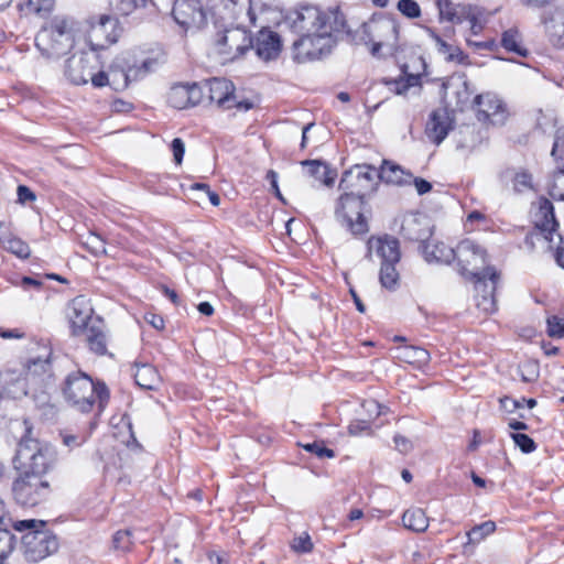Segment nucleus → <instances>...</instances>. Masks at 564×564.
<instances>
[{"mask_svg": "<svg viewBox=\"0 0 564 564\" xmlns=\"http://www.w3.org/2000/svg\"><path fill=\"white\" fill-rule=\"evenodd\" d=\"M399 262H387L380 264L379 280L383 288L394 290L399 284L400 274L397 270Z\"/></svg>", "mask_w": 564, "mask_h": 564, "instance_id": "nucleus-34", "label": "nucleus"}, {"mask_svg": "<svg viewBox=\"0 0 564 564\" xmlns=\"http://www.w3.org/2000/svg\"><path fill=\"white\" fill-rule=\"evenodd\" d=\"M23 554L28 562L36 563L58 549L57 540L47 531H30L23 535Z\"/></svg>", "mask_w": 564, "mask_h": 564, "instance_id": "nucleus-14", "label": "nucleus"}, {"mask_svg": "<svg viewBox=\"0 0 564 564\" xmlns=\"http://www.w3.org/2000/svg\"><path fill=\"white\" fill-rule=\"evenodd\" d=\"M172 15L185 34L199 31L207 24V12L199 0H175Z\"/></svg>", "mask_w": 564, "mask_h": 564, "instance_id": "nucleus-11", "label": "nucleus"}, {"mask_svg": "<svg viewBox=\"0 0 564 564\" xmlns=\"http://www.w3.org/2000/svg\"><path fill=\"white\" fill-rule=\"evenodd\" d=\"M394 444H395L397 449L401 453H408L411 449V443L404 436L395 435Z\"/></svg>", "mask_w": 564, "mask_h": 564, "instance_id": "nucleus-60", "label": "nucleus"}, {"mask_svg": "<svg viewBox=\"0 0 564 564\" xmlns=\"http://www.w3.org/2000/svg\"><path fill=\"white\" fill-rule=\"evenodd\" d=\"M558 223L555 218L554 206L547 198L539 200V208L535 213L534 230L527 236V241L532 238L542 237L554 248L555 245L563 242L562 236L557 232Z\"/></svg>", "mask_w": 564, "mask_h": 564, "instance_id": "nucleus-9", "label": "nucleus"}, {"mask_svg": "<svg viewBox=\"0 0 564 564\" xmlns=\"http://www.w3.org/2000/svg\"><path fill=\"white\" fill-rule=\"evenodd\" d=\"M542 23L545 29L550 43L557 47H564V6L555 7L545 12L542 17Z\"/></svg>", "mask_w": 564, "mask_h": 564, "instance_id": "nucleus-23", "label": "nucleus"}, {"mask_svg": "<svg viewBox=\"0 0 564 564\" xmlns=\"http://www.w3.org/2000/svg\"><path fill=\"white\" fill-rule=\"evenodd\" d=\"M499 181L503 186L511 184L513 192L517 194L533 188L532 175L525 170L507 167L499 173Z\"/></svg>", "mask_w": 564, "mask_h": 564, "instance_id": "nucleus-25", "label": "nucleus"}, {"mask_svg": "<svg viewBox=\"0 0 564 564\" xmlns=\"http://www.w3.org/2000/svg\"><path fill=\"white\" fill-rule=\"evenodd\" d=\"M281 47L279 34L267 29L258 32L252 46L257 56L264 62L275 59L281 52Z\"/></svg>", "mask_w": 564, "mask_h": 564, "instance_id": "nucleus-24", "label": "nucleus"}, {"mask_svg": "<svg viewBox=\"0 0 564 564\" xmlns=\"http://www.w3.org/2000/svg\"><path fill=\"white\" fill-rule=\"evenodd\" d=\"M370 430V423L366 420H356L350 422L348 425V432L350 435L358 436L364 432H368Z\"/></svg>", "mask_w": 564, "mask_h": 564, "instance_id": "nucleus-56", "label": "nucleus"}, {"mask_svg": "<svg viewBox=\"0 0 564 564\" xmlns=\"http://www.w3.org/2000/svg\"><path fill=\"white\" fill-rule=\"evenodd\" d=\"M63 394L72 406L84 413L89 412L96 401H98L99 409L102 410L109 399L106 384L95 383L89 376L80 371L66 377Z\"/></svg>", "mask_w": 564, "mask_h": 564, "instance_id": "nucleus-4", "label": "nucleus"}, {"mask_svg": "<svg viewBox=\"0 0 564 564\" xmlns=\"http://www.w3.org/2000/svg\"><path fill=\"white\" fill-rule=\"evenodd\" d=\"M18 202L20 204H28L36 199V195L30 187L25 185H19L17 188Z\"/></svg>", "mask_w": 564, "mask_h": 564, "instance_id": "nucleus-55", "label": "nucleus"}, {"mask_svg": "<svg viewBox=\"0 0 564 564\" xmlns=\"http://www.w3.org/2000/svg\"><path fill=\"white\" fill-rule=\"evenodd\" d=\"M551 155L554 158L555 161L563 160V155H564V127L563 126L555 128Z\"/></svg>", "mask_w": 564, "mask_h": 564, "instance_id": "nucleus-44", "label": "nucleus"}, {"mask_svg": "<svg viewBox=\"0 0 564 564\" xmlns=\"http://www.w3.org/2000/svg\"><path fill=\"white\" fill-rule=\"evenodd\" d=\"M61 436L63 444L69 449L82 446L88 440V434H69L65 432L62 433Z\"/></svg>", "mask_w": 564, "mask_h": 564, "instance_id": "nucleus-52", "label": "nucleus"}, {"mask_svg": "<svg viewBox=\"0 0 564 564\" xmlns=\"http://www.w3.org/2000/svg\"><path fill=\"white\" fill-rule=\"evenodd\" d=\"M431 37L435 41L437 51L445 55V58L451 62L463 63L466 56L462 50L457 46H453L446 43L438 34L433 30H429Z\"/></svg>", "mask_w": 564, "mask_h": 564, "instance_id": "nucleus-33", "label": "nucleus"}, {"mask_svg": "<svg viewBox=\"0 0 564 564\" xmlns=\"http://www.w3.org/2000/svg\"><path fill=\"white\" fill-rule=\"evenodd\" d=\"M4 248L20 259H28L31 254L29 245L18 237L8 238Z\"/></svg>", "mask_w": 564, "mask_h": 564, "instance_id": "nucleus-39", "label": "nucleus"}, {"mask_svg": "<svg viewBox=\"0 0 564 564\" xmlns=\"http://www.w3.org/2000/svg\"><path fill=\"white\" fill-rule=\"evenodd\" d=\"M93 307L85 296L75 297L68 307V319L74 335H79L89 328Z\"/></svg>", "mask_w": 564, "mask_h": 564, "instance_id": "nucleus-22", "label": "nucleus"}, {"mask_svg": "<svg viewBox=\"0 0 564 564\" xmlns=\"http://www.w3.org/2000/svg\"><path fill=\"white\" fill-rule=\"evenodd\" d=\"M171 150L173 152L174 161L176 164H181L185 153V144L182 139L175 138L171 143Z\"/></svg>", "mask_w": 564, "mask_h": 564, "instance_id": "nucleus-57", "label": "nucleus"}, {"mask_svg": "<svg viewBox=\"0 0 564 564\" xmlns=\"http://www.w3.org/2000/svg\"><path fill=\"white\" fill-rule=\"evenodd\" d=\"M367 258L376 256L381 263L400 262L401 251L399 240L392 236H371L367 241Z\"/></svg>", "mask_w": 564, "mask_h": 564, "instance_id": "nucleus-17", "label": "nucleus"}, {"mask_svg": "<svg viewBox=\"0 0 564 564\" xmlns=\"http://www.w3.org/2000/svg\"><path fill=\"white\" fill-rule=\"evenodd\" d=\"M55 4V0H24L19 4L25 14H48Z\"/></svg>", "mask_w": 564, "mask_h": 564, "instance_id": "nucleus-36", "label": "nucleus"}, {"mask_svg": "<svg viewBox=\"0 0 564 564\" xmlns=\"http://www.w3.org/2000/svg\"><path fill=\"white\" fill-rule=\"evenodd\" d=\"M86 332V340L89 346V349L97 355H106L107 354V337L106 334L97 326L91 325L87 328Z\"/></svg>", "mask_w": 564, "mask_h": 564, "instance_id": "nucleus-32", "label": "nucleus"}, {"mask_svg": "<svg viewBox=\"0 0 564 564\" xmlns=\"http://www.w3.org/2000/svg\"><path fill=\"white\" fill-rule=\"evenodd\" d=\"M144 319L155 329L164 328V319L161 315L154 313H147Z\"/></svg>", "mask_w": 564, "mask_h": 564, "instance_id": "nucleus-59", "label": "nucleus"}, {"mask_svg": "<svg viewBox=\"0 0 564 564\" xmlns=\"http://www.w3.org/2000/svg\"><path fill=\"white\" fill-rule=\"evenodd\" d=\"M285 23L300 39L293 43L294 59L299 63L321 58L335 45V36L346 26L344 14L335 10L301 6L288 13Z\"/></svg>", "mask_w": 564, "mask_h": 564, "instance_id": "nucleus-1", "label": "nucleus"}, {"mask_svg": "<svg viewBox=\"0 0 564 564\" xmlns=\"http://www.w3.org/2000/svg\"><path fill=\"white\" fill-rule=\"evenodd\" d=\"M383 83L389 87L391 91L397 95L405 93L409 88L408 82H405L402 77L398 79H383Z\"/></svg>", "mask_w": 564, "mask_h": 564, "instance_id": "nucleus-53", "label": "nucleus"}, {"mask_svg": "<svg viewBox=\"0 0 564 564\" xmlns=\"http://www.w3.org/2000/svg\"><path fill=\"white\" fill-rule=\"evenodd\" d=\"M121 32L122 29L116 18L102 15L97 23L91 25L88 32L87 42L90 51L98 54V51L116 43Z\"/></svg>", "mask_w": 564, "mask_h": 564, "instance_id": "nucleus-15", "label": "nucleus"}, {"mask_svg": "<svg viewBox=\"0 0 564 564\" xmlns=\"http://www.w3.org/2000/svg\"><path fill=\"white\" fill-rule=\"evenodd\" d=\"M307 167V174L326 186H332L337 176L336 171L332 170L325 162L319 160H306L301 163Z\"/></svg>", "mask_w": 564, "mask_h": 564, "instance_id": "nucleus-29", "label": "nucleus"}, {"mask_svg": "<svg viewBox=\"0 0 564 564\" xmlns=\"http://www.w3.org/2000/svg\"><path fill=\"white\" fill-rule=\"evenodd\" d=\"M501 45L509 52L517 53L520 56H527V48L521 46V36L517 29H509L502 33Z\"/></svg>", "mask_w": 564, "mask_h": 564, "instance_id": "nucleus-35", "label": "nucleus"}, {"mask_svg": "<svg viewBox=\"0 0 564 564\" xmlns=\"http://www.w3.org/2000/svg\"><path fill=\"white\" fill-rule=\"evenodd\" d=\"M202 90L208 95L210 102H215L225 110L238 108L239 110L247 111L252 107V104L249 101H237L235 86L227 78H210L206 80Z\"/></svg>", "mask_w": 564, "mask_h": 564, "instance_id": "nucleus-13", "label": "nucleus"}, {"mask_svg": "<svg viewBox=\"0 0 564 564\" xmlns=\"http://www.w3.org/2000/svg\"><path fill=\"white\" fill-rule=\"evenodd\" d=\"M475 105L478 107L479 120H488L491 123L503 122L506 107L498 96L490 93L478 95L475 97Z\"/></svg>", "mask_w": 564, "mask_h": 564, "instance_id": "nucleus-19", "label": "nucleus"}, {"mask_svg": "<svg viewBox=\"0 0 564 564\" xmlns=\"http://www.w3.org/2000/svg\"><path fill=\"white\" fill-rule=\"evenodd\" d=\"M100 64L99 55L91 51L75 53L66 61L65 76L74 85L87 84L88 77Z\"/></svg>", "mask_w": 564, "mask_h": 564, "instance_id": "nucleus-16", "label": "nucleus"}, {"mask_svg": "<svg viewBox=\"0 0 564 564\" xmlns=\"http://www.w3.org/2000/svg\"><path fill=\"white\" fill-rule=\"evenodd\" d=\"M364 408L368 412H375L377 416L381 414V405L377 401H367L364 403Z\"/></svg>", "mask_w": 564, "mask_h": 564, "instance_id": "nucleus-62", "label": "nucleus"}, {"mask_svg": "<svg viewBox=\"0 0 564 564\" xmlns=\"http://www.w3.org/2000/svg\"><path fill=\"white\" fill-rule=\"evenodd\" d=\"M155 61L144 59L141 65H130L124 58L118 57L113 61L109 69L111 87L116 91L126 89L131 82L143 78L152 72Z\"/></svg>", "mask_w": 564, "mask_h": 564, "instance_id": "nucleus-12", "label": "nucleus"}, {"mask_svg": "<svg viewBox=\"0 0 564 564\" xmlns=\"http://www.w3.org/2000/svg\"><path fill=\"white\" fill-rule=\"evenodd\" d=\"M134 381L141 389L155 390L159 387L161 378L153 366L149 364H134Z\"/></svg>", "mask_w": 564, "mask_h": 564, "instance_id": "nucleus-27", "label": "nucleus"}, {"mask_svg": "<svg viewBox=\"0 0 564 564\" xmlns=\"http://www.w3.org/2000/svg\"><path fill=\"white\" fill-rule=\"evenodd\" d=\"M291 549L296 553H310L313 550L310 534L304 532L295 536L291 542Z\"/></svg>", "mask_w": 564, "mask_h": 564, "instance_id": "nucleus-48", "label": "nucleus"}, {"mask_svg": "<svg viewBox=\"0 0 564 564\" xmlns=\"http://www.w3.org/2000/svg\"><path fill=\"white\" fill-rule=\"evenodd\" d=\"M416 223V218H412L405 221V225L402 226V230L411 240L422 241V251L424 259L427 262H436L451 264L456 259L455 248H451L444 242L427 239L430 236V230H423L417 235H412L410 232V226Z\"/></svg>", "mask_w": 564, "mask_h": 564, "instance_id": "nucleus-10", "label": "nucleus"}, {"mask_svg": "<svg viewBox=\"0 0 564 564\" xmlns=\"http://www.w3.org/2000/svg\"><path fill=\"white\" fill-rule=\"evenodd\" d=\"M441 20L462 23L465 14H471V4H453L449 0H435Z\"/></svg>", "mask_w": 564, "mask_h": 564, "instance_id": "nucleus-28", "label": "nucleus"}, {"mask_svg": "<svg viewBox=\"0 0 564 564\" xmlns=\"http://www.w3.org/2000/svg\"><path fill=\"white\" fill-rule=\"evenodd\" d=\"M111 4L122 15H129L134 10L145 7L147 0H111Z\"/></svg>", "mask_w": 564, "mask_h": 564, "instance_id": "nucleus-43", "label": "nucleus"}, {"mask_svg": "<svg viewBox=\"0 0 564 564\" xmlns=\"http://www.w3.org/2000/svg\"><path fill=\"white\" fill-rule=\"evenodd\" d=\"M454 127V120L446 108L433 110L425 124V134L435 145H440Z\"/></svg>", "mask_w": 564, "mask_h": 564, "instance_id": "nucleus-18", "label": "nucleus"}, {"mask_svg": "<svg viewBox=\"0 0 564 564\" xmlns=\"http://www.w3.org/2000/svg\"><path fill=\"white\" fill-rule=\"evenodd\" d=\"M15 543L14 535L6 529H0V564L13 551Z\"/></svg>", "mask_w": 564, "mask_h": 564, "instance_id": "nucleus-42", "label": "nucleus"}, {"mask_svg": "<svg viewBox=\"0 0 564 564\" xmlns=\"http://www.w3.org/2000/svg\"><path fill=\"white\" fill-rule=\"evenodd\" d=\"M399 358L417 368L426 366L430 361V352L417 346H403L399 348Z\"/></svg>", "mask_w": 564, "mask_h": 564, "instance_id": "nucleus-30", "label": "nucleus"}, {"mask_svg": "<svg viewBox=\"0 0 564 564\" xmlns=\"http://www.w3.org/2000/svg\"><path fill=\"white\" fill-rule=\"evenodd\" d=\"M28 378L19 370L6 369L0 372V400L18 399L28 393Z\"/></svg>", "mask_w": 564, "mask_h": 564, "instance_id": "nucleus-20", "label": "nucleus"}, {"mask_svg": "<svg viewBox=\"0 0 564 564\" xmlns=\"http://www.w3.org/2000/svg\"><path fill=\"white\" fill-rule=\"evenodd\" d=\"M358 35L365 44H371V55L378 57L380 48L388 41L397 37V25L394 21L388 18L373 17L361 24Z\"/></svg>", "mask_w": 564, "mask_h": 564, "instance_id": "nucleus-8", "label": "nucleus"}, {"mask_svg": "<svg viewBox=\"0 0 564 564\" xmlns=\"http://www.w3.org/2000/svg\"><path fill=\"white\" fill-rule=\"evenodd\" d=\"M372 169L369 165H356L354 169L346 171L340 180L339 187L341 189H350L356 184L354 180L357 181V186L367 187L372 181Z\"/></svg>", "mask_w": 564, "mask_h": 564, "instance_id": "nucleus-26", "label": "nucleus"}, {"mask_svg": "<svg viewBox=\"0 0 564 564\" xmlns=\"http://www.w3.org/2000/svg\"><path fill=\"white\" fill-rule=\"evenodd\" d=\"M50 352L43 357L32 358L26 364V373L25 376H41L48 371L50 369Z\"/></svg>", "mask_w": 564, "mask_h": 564, "instance_id": "nucleus-41", "label": "nucleus"}, {"mask_svg": "<svg viewBox=\"0 0 564 564\" xmlns=\"http://www.w3.org/2000/svg\"><path fill=\"white\" fill-rule=\"evenodd\" d=\"M72 29L65 19L55 18L43 26L35 36V45L42 56L58 58L73 47Z\"/></svg>", "mask_w": 564, "mask_h": 564, "instance_id": "nucleus-5", "label": "nucleus"}, {"mask_svg": "<svg viewBox=\"0 0 564 564\" xmlns=\"http://www.w3.org/2000/svg\"><path fill=\"white\" fill-rule=\"evenodd\" d=\"M253 46L250 33L240 26L225 28L217 34L213 44V55L221 64L234 62Z\"/></svg>", "mask_w": 564, "mask_h": 564, "instance_id": "nucleus-6", "label": "nucleus"}, {"mask_svg": "<svg viewBox=\"0 0 564 564\" xmlns=\"http://www.w3.org/2000/svg\"><path fill=\"white\" fill-rule=\"evenodd\" d=\"M398 9L402 14L411 19L421 15L420 6L414 0H399Z\"/></svg>", "mask_w": 564, "mask_h": 564, "instance_id": "nucleus-49", "label": "nucleus"}, {"mask_svg": "<svg viewBox=\"0 0 564 564\" xmlns=\"http://www.w3.org/2000/svg\"><path fill=\"white\" fill-rule=\"evenodd\" d=\"M364 209L365 200L362 195L345 193L338 198L335 216L351 235L362 236L369 231Z\"/></svg>", "mask_w": 564, "mask_h": 564, "instance_id": "nucleus-7", "label": "nucleus"}, {"mask_svg": "<svg viewBox=\"0 0 564 564\" xmlns=\"http://www.w3.org/2000/svg\"><path fill=\"white\" fill-rule=\"evenodd\" d=\"M556 252H555V260L556 263L564 269V247H560V245H555Z\"/></svg>", "mask_w": 564, "mask_h": 564, "instance_id": "nucleus-64", "label": "nucleus"}, {"mask_svg": "<svg viewBox=\"0 0 564 564\" xmlns=\"http://www.w3.org/2000/svg\"><path fill=\"white\" fill-rule=\"evenodd\" d=\"M112 545L116 550L126 552L130 550L132 545L131 531L119 530L113 534Z\"/></svg>", "mask_w": 564, "mask_h": 564, "instance_id": "nucleus-45", "label": "nucleus"}, {"mask_svg": "<svg viewBox=\"0 0 564 564\" xmlns=\"http://www.w3.org/2000/svg\"><path fill=\"white\" fill-rule=\"evenodd\" d=\"M500 409L507 413H512L517 409H519V400H514L509 397H503L499 399Z\"/></svg>", "mask_w": 564, "mask_h": 564, "instance_id": "nucleus-58", "label": "nucleus"}, {"mask_svg": "<svg viewBox=\"0 0 564 564\" xmlns=\"http://www.w3.org/2000/svg\"><path fill=\"white\" fill-rule=\"evenodd\" d=\"M403 525L413 532H424L429 528V519L420 508L406 510L402 516Z\"/></svg>", "mask_w": 564, "mask_h": 564, "instance_id": "nucleus-31", "label": "nucleus"}, {"mask_svg": "<svg viewBox=\"0 0 564 564\" xmlns=\"http://www.w3.org/2000/svg\"><path fill=\"white\" fill-rule=\"evenodd\" d=\"M380 177L387 183L401 185L406 182L404 171L397 164L384 162L380 170Z\"/></svg>", "mask_w": 564, "mask_h": 564, "instance_id": "nucleus-37", "label": "nucleus"}, {"mask_svg": "<svg viewBox=\"0 0 564 564\" xmlns=\"http://www.w3.org/2000/svg\"><path fill=\"white\" fill-rule=\"evenodd\" d=\"M302 447L314 455H316L318 458H333L335 456V453L333 449L327 448L323 442H313L303 444Z\"/></svg>", "mask_w": 564, "mask_h": 564, "instance_id": "nucleus-47", "label": "nucleus"}, {"mask_svg": "<svg viewBox=\"0 0 564 564\" xmlns=\"http://www.w3.org/2000/svg\"><path fill=\"white\" fill-rule=\"evenodd\" d=\"M414 186L417 194L420 195H424L432 189V185L430 182L419 177L414 178Z\"/></svg>", "mask_w": 564, "mask_h": 564, "instance_id": "nucleus-61", "label": "nucleus"}, {"mask_svg": "<svg viewBox=\"0 0 564 564\" xmlns=\"http://www.w3.org/2000/svg\"><path fill=\"white\" fill-rule=\"evenodd\" d=\"M52 463V452L48 445L41 444L31 437V429L18 444L13 458L19 477L13 481L14 500L23 507H34L44 501L50 495V484L44 478Z\"/></svg>", "mask_w": 564, "mask_h": 564, "instance_id": "nucleus-2", "label": "nucleus"}, {"mask_svg": "<svg viewBox=\"0 0 564 564\" xmlns=\"http://www.w3.org/2000/svg\"><path fill=\"white\" fill-rule=\"evenodd\" d=\"M471 14L467 15L465 14L464 15V21H469L470 22V31L474 35H477L480 33V31L482 30V24L480 22V18L482 15V12L481 10L478 8V7H475V6H471V10H470Z\"/></svg>", "mask_w": 564, "mask_h": 564, "instance_id": "nucleus-51", "label": "nucleus"}, {"mask_svg": "<svg viewBox=\"0 0 564 564\" xmlns=\"http://www.w3.org/2000/svg\"><path fill=\"white\" fill-rule=\"evenodd\" d=\"M202 96V87L197 84H178L171 87L167 95V102L171 107L181 110L197 105Z\"/></svg>", "mask_w": 564, "mask_h": 564, "instance_id": "nucleus-21", "label": "nucleus"}, {"mask_svg": "<svg viewBox=\"0 0 564 564\" xmlns=\"http://www.w3.org/2000/svg\"><path fill=\"white\" fill-rule=\"evenodd\" d=\"M496 531V523L494 521H485L478 525H475L469 530L466 535L468 538V544H478L485 540L488 535Z\"/></svg>", "mask_w": 564, "mask_h": 564, "instance_id": "nucleus-38", "label": "nucleus"}, {"mask_svg": "<svg viewBox=\"0 0 564 564\" xmlns=\"http://www.w3.org/2000/svg\"><path fill=\"white\" fill-rule=\"evenodd\" d=\"M90 79L94 87L100 88L104 86H111V79L109 78V73H105L102 70H99L96 73L94 70L91 73V76L88 77V80Z\"/></svg>", "mask_w": 564, "mask_h": 564, "instance_id": "nucleus-54", "label": "nucleus"}, {"mask_svg": "<svg viewBox=\"0 0 564 564\" xmlns=\"http://www.w3.org/2000/svg\"><path fill=\"white\" fill-rule=\"evenodd\" d=\"M510 436L523 453L530 454L536 449L535 442L529 435L523 433H511Z\"/></svg>", "mask_w": 564, "mask_h": 564, "instance_id": "nucleus-46", "label": "nucleus"}, {"mask_svg": "<svg viewBox=\"0 0 564 564\" xmlns=\"http://www.w3.org/2000/svg\"><path fill=\"white\" fill-rule=\"evenodd\" d=\"M547 334L551 337H564V318L558 316H551L546 321Z\"/></svg>", "mask_w": 564, "mask_h": 564, "instance_id": "nucleus-50", "label": "nucleus"}, {"mask_svg": "<svg viewBox=\"0 0 564 564\" xmlns=\"http://www.w3.org/2000/svg\"><path fill=\"white\" fill-rule=\"evenodd\" d=\"M455 252L458 271L475 283L477 307L487 314L496 312L495 293L499 274L494 267L487 265L486 249L471 239H464L456 246Z\"/></svg>", "mask_w": 564, "mask_h": 564, "instance_id": "nucleus-3", "label": "nucleus"}, {"mask_svg": "<svg viewBox=\"0 0 564 564\" xmlns=\"http://www.w3.org/2000/svg\"><path fill=\"white\" fill-rule=\"evenodd\" d=\"M197 310L200 314L210 316L214 313V307L209 302H202L198 304Z\"/></svg>", "mask_w": 564, "mask_h": 564, "instance_id": "nucleus-63", "label": "nucleus"}, {"mask_svg": "<svg viewBox=\"0 0 564 564\" xmlns=\"http://www.w3.org/2000/svg\"><path fill=\"white\" fill-rule=\"evenodd\" d=\"M220 6L218 14L223 20L234 22L239 19L242 7L235 0H221Z\"/></svg>", "mask_w": 564, "mask_h": 564, "instance_id": "nucleus-40", "label": "nucleus"}]
</instances>
